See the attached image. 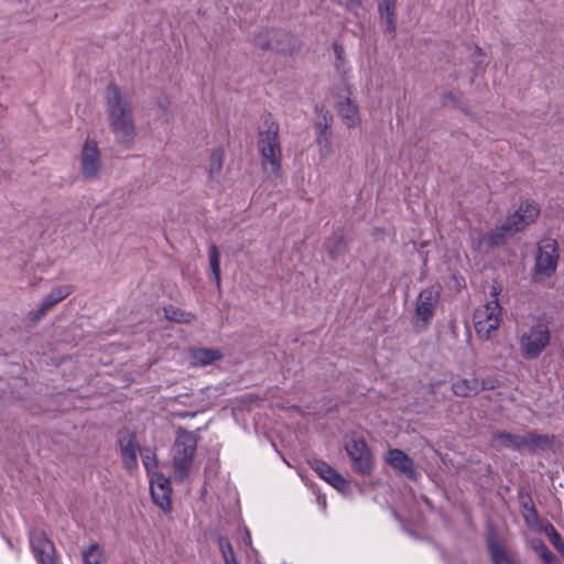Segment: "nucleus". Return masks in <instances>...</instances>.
Returning a JSON list of instances; mask_svg holds the SVG:
<instances>
[{
    "mask_svg": "<svg viewBox=\"0 0 564 564\" xmlns=\"http://www.w3.org/2000/svg\"><path fill=\"white\" fill-rule=\"evenodd\" d=\"M106 110L116 142L123 149H130L137 137L133 106L116 84L107 86Z\"/></svg>",
    "mask_w": 564,
    "mask_h": 564,
    "instance_id": "f257e3e1",
    "label": "nucleus"
},
{
    "mask_svg": "<svg viewBox=\"0 0 564 564\" xmlns=\"http://www.w3.org/2000/svg\"><path fill=\"white\" fill-rule=\"evenodd\" d=\"M539 215V205L532 200H524L513 214L507 217L501 226L487 234L484 239L489 247L499 246L507 237H511L533 224Z\"/></svg>",
    "mask_w": 564,
    "mask_h": 564,
    "instance_id": "f03ea898",
    "label": "nucleus"
},
{
    "mask_svg": "<svg viewBox=\"0 0 564 564\" xmlns=\"http://www.w3.org/2000/svg\"><path fill=\"white\" fill-rule=\"evenodd\" d=\"M279 124L274 121L271 113L262 117V123L259 129L258 150L262 156L263 167L270 166L273 174H278L281 169V145L279 139Z\"/></svg>",
    "mask_w": 564,
    "mask_h": 564,
    "instance_id": "7ed1b4c3",
    "label": "nucleus"
},
{
    "mask_svg": "<svg viewBox=\"0 0 564 564\" xmlns=\"http://www.w3.org/2000/svg\"><path fill=\"white\" fill-rule=\"evenodd\" d=\"M197 449V437L191 431L178 427L172 447V466L177 481L185 480L192 469Z\"/></svg>",
    "mask_w": 564,
    "mask_h": 564,
    "instance_id": "20e7f679",
    "label": "nucleus"
},
{
    "mask_svg": "<svg viewBox=\"0 0 564 564\" xmlns=\"http://www.w3.org/2000/svg\"><path fill=\"white\" fill-rule=\"evenodd\" d=\"M490 294L492 300L476 308L474 313L475 330L481 340L491 339L501 323V306L498 301V288L492 286Z\"/></svg>",
    "mask_w": 564,
    "mask_h": 564,
    "instance_id": "39448f33",
    "label": "nucleus"
},
{
    "mask_svg": "<svg viewBox=\"0 0 564 564\" xmlns=\"http://www.w3.org/2000/svg\"><path fill=\"white\" fill-rule=\"evenodd\" d=\"M551 334L545 323H538L524 332L519 338V350L527 360L538 358L549 346Z\"/></svg>",
    "mask_w": 564,
    "mask_h": 564,
    "instance_id": "423d86ee",
    "label": "nucleus"
},
{
    "mask_svg": "<svg viewBox=\"0 0 564 564\" xmlns=\"http://www.w3.org/2000/svg\"><path fill=\"white\" fill-rule=\"evenodd\" d=\"M560 254L557 242L554 239L545 238L538 243V253L535 257V274L550 278L557 267Z\"/></svg>",
    "mask_w": 564,
    "mask_h": 564,
    "instance_id": "0eeeda50",
    "label": "nucleus"
},
{
    "mask_svg": "<svg viewBox=\"0 0 564 564\" xmlns=\"http://www.w3.org/2000/svg\"><path fill=\"white\" fill-rule=\"evenodd\" d=\"M254 43L262 50H272L284 54L296 50L295 39L283 30H270L261 33L256 36Z\"/></svg>",
    "mask_w": 564,
    "mask_h": 564,
    "instance_id": "6e6552de",
    "label": "nucleus"
},
{
    "mask_svg": "<svg viewBox=\"0 0 564 564\" xmlns=\"http://www.w3.org/2000/svg\"><path fill=\"white\" fill-rule=\"evenodd\" d=\"M441 297V288L432 285L423 289L417 296L415 305V317L426 327L432 321L435 308Z\"/></svg>",
    "mask_w": 564,
    "mask_h": 564,
    "instance_id": "1a4fd4ad",
    "label": "nucleus"
},
{
    "mask_svg": "<svg viewBox=\"0 0 564 564\" xmlns=\"http://www.w3.org/2000/svg\"><path fill=\"white\" fill-rule=\"evenodd\" d=\"M101 170V155L95 140H86L80 153V173L87 181L97 180Z\"/></svg>",
    "mask_w": 564,
    "mask_h": 564,
    "instance_id": "9d476101",
    "label": "nucleus"
},
{
    "mask_svg": "<svg viewBox=\"0 0 564 564\" xmlns=\"http://www.w3.org/2000/svg\"><path fill=\"white\" fill-rule=\"evenodd\" d=\"M345 449L352 460L354 468L357 473L369 475L372 471V456L362 438H351L346 443Z\"/></svg>",
    "mask_w": 564,
    "mask_h": 564,
    "instance_id": "9b49d317",
    "label": "nucleus"
},
{
    "mask_svg": "<svg viewBox=\"0 0 564 564\" xmlns=\"http://www.w3.org/2000/svg\"><path fill=\"white\" fill-rule=\"evenodd\" d=\"M30 545L39 564H45L47 561H55V546L42 530H32L30 532Z\"/></svg>",
    "mask_w": 564,
    "mask_h": 564,
    "instance_id": "f8f14e48",
    "label": "nucleus"
},
{
    "mask_svg": "<svg viewBox=\"0 0 564 564\" xmlns=\"http://www.w3.org/2000/svg\"><path fill=\"white\" fill-rule=\"evenodd\" d=\"M378 13L381 29L389 40L397 36V0H378Z\"/></svg>",
    "mask_w": 564,
    "mask_h": 564,
    "instance_id": "ddd939ff",
    "label": "nucleus"
},
{
    "mask_svg": "<svg viewBox=\"0 0 564 564\" xmlns=\"http://www.w3.org/2000/svg\"><path fill=\"white\" fill-rule=\"evenodd\" d=\"M386 462L395 470L405 475L409 479L416 478V470L413 459L403 451L398 448L389 449L384 456Z\"/></svg>",
    "mask_w": 564,
    "mask_h": 564,
    "instance_id": "4468645a",
    "label": "nucleus"
},
{
    "mask_svg": "<svg viewBox=\"0 0 564 564\" xmlns=\"http://www.w3.org/2000/svg\"><path fill=\"white\" fill-rule=\"evenodd\" d=\"M120 453L123 465L127 469H133L138 465L139 445L135 440V434L129 431H123L119 436Z\"/></svg>",
    "mask_w": 564,
    "mask_h": 564,
    "instance_id": "2eb2a0df",
    "label": "nucleus"
},
{
    "mask_svg": "<svg viewBox=\"0 0 564 564\" xmlns=\"http://www.w3.org/2000/svg\"><path fill=\"white\" fill-rule=\"evenodd\" d=\"M150 491L153 502L158 507H160L164 512L171 510L172 488L169 479L164 478L162 475H158L151 481Z\"/></svg>",
    "mask_w": 564,
    "mask_h": 564,
    "instance_id": "dca6fc26",
    "label": "nucleus"
},
{
    "mask_svg": "<svg viewBox=\"0 0 564 564\" xmlns=\"http://www.w3.org/2000/svg\"><path fill=\"white\" fill-rule=\"evenodd\" d=\"M350 93L348 91L347 96H341L340 99L336 102L337 113L348 128L358 127L361 122L359 110L357 104L349 97Z\"/></svg>",
    "mask_w": 564,
    "mask_h": 564,
    "instance_id": "f3484780",
    "label": "nucleus"
},
{
    "mask_svg": "<svg viewBox=\"0 0 564 564\" xmlns=\"http://www.w3.org/2000/svg\"><path fill=\"white\" fill-rule=\"evenodd\" d=\"M72 292L73 286L69 284L53 288L34 313V319L39 321L44 317L56 304L66 299Z\"/></svg>",
    "mask_w": 564,
    "mask_h": 564,
    "instance_id": "a211bd4d",
    "label": "nucleus"
},
{
    "mask_svg": "<svg viewBox=\"0 0 564 564\" xmlns=\"http://www.w3.org/2000/svg\"><path fill=\"white\" fill-rule=\"evenodd\" d=\"M312 469L324 480H326L329 485L338 490H345L347 487V481L339 475L333 467H330L326 462L321 459H313L310 463Z\"/></svg>",
    "mask_w": 564,
    "mask_h": 564,
    "instance_id": "6ab92c4d",
    "label": "nucleus"
},
{
    "mask_svg": "<svg viewBox=\"0 0 564 564\" xmlns=\"http://www.w3.org/2000/svg\"><path fill=\"white\" fill-rule=\"evenodd\" d=\"M492 446L498 451L502 448L521 451L523 449V435L511 434L505 431H497L492 434Z\"/></svg>",
    "mask_w": 564,
    "mask_h": 564,
    "instance_id": "aec40b11",
    "label": "nucleus"
},
{
    "mask_svg": "<svg viewBox=\"0 0 564 564\" xmlns=\"http://www.w3.org/2000/svg\"><path fill=\"white\" fill-rule=\"evenodd\" d=\"M452 391L456 397H474L480 392V380L476 377L470 379L459 377L452 383Z\"/></svg>",
    "mask_w": 564,
    "mask_h": 564,
    "instance_id": "412c9836",
    "label": "nucleus"
},
{
    "mask_svg": "<svg viewBox=\"0 0 564 564\" xmlns=\"http://www.w3.org/2000/svg\"><path fill=\"white\" fill-rule=\"evenodd\" d=\"M553 444V436L539 434L535 431H530L523 435V448L530 452L545 451Z\"/></svg>",
    "mask_w": 564,
    "mask_h": 564,
    "instance_id": "4be33fe9",
    "label": "nucleus"
},
{
    "mask_svg": "<svg viewBox=\"0 0 564 564\" xmlns=\"http://www.w3.org/2000/svg\"><path fill=\"white\" fill-rule=\"evenodd\" d=\"M164 316L170 322L180 324H191L196 319V315L192 312L184 311L181 307L169 305L164 307Z\"/></svg>",
    "mask_w": 564,
    "mask_h": 564,
    "instance_id": "5701e85b",
    "label": "nucleus"
},
{
    "mask_svg": "<svg viewBox=\"0 0 564 564\" xmlns=\"http://www.w3.org/2000/svg\"><path fill=\"white\" fill-rule=\"evenodd\" d=\"M191 357L195 365L206 366L219 360L221 354L217 349L197 348L191 350Z\"/></svg>",
    "mask_w": 564,
    "mask_h": 564,
    "instance_id": "b1692460",
    "label": "nucleus"
},
{
    "mask_svg": "<svg viewBox=\"0 0 564 564\" xmlns=\"http://www.w3.org/2000/svg\"><path fill=\"white\" fill-rule=\"evenodd\" d=\"M208 261L212 271V278L215 281L216 288L220 290V253L216 245H210L208 248Z\"/></svg>",
    "mask_w": 564,
    "mask_h": 564,
    "instance_id": "393cba45",
    "label": "nucleus"
},
{
    "mask_svg": "<svg viewBox=\"0 0 564 564\" xmlns=\"http://www.w3.org/2000/svg\"><path fill=\"white\" fill-rule=\"evenodd\" d=\"M325 248L329 258L336 260L348 251V241L341 235L335 236L326 243Z\"/></svg>",
    "mask_w": 564,
    "mask_h": 564,
    "instance_id": "a878e982",
    "label": "nucleus"
},
{
    "mask_svg": "<svg viewBox=\"0 0 564 564\" xmlns=\"http://www.w3.org/2000/svg\"><path fill=\"white\" fill-rule=\"evenodd\" d=\"M225 152L221 148L212 151L209 158L208 177L209 180H218L223 171Z\"/></svg>",
    "mask_w": 564,
    "mask_h": 564,
    "instance_id": "bb28decb",
    "label": "nucleus"
},
{
    "mask_svg": "<svg viewBox=\"0 0 564 564\" xmlns=\"http://www.w3.org/2000/svg\"><path fill=\"white\" fill-rule=\"evenodd\" d=\"M333 117L328 112L322 115L321 119L314 124L316 131V143H322L324 140H332V126Z\"/></svg>",
    "mask_w": 564,
    "mask_h": 564,
    "instance_id": "cd10ccee",
    "label": "nucleus"
},
{
    "mask_svg": "<svg viewBox=\"0 0 564 564\" xmlns=\"http://www.w3.org/2000/svg\"><path fill=\"white\" fill-rule=\"evenodd\" d=\"M488 550L494 564H514L503 546L496 542H489Z\"/></svg>",
    "mask_w": 564,
    "mask_h": 564,
    "instance_id": "c85d7f7f",
    "label": "nucleus"
},
{
    "mask_svg": "<svg viewBox=\"0 0 564 564\" xmlns=\"http://www.w3.org/2000/svg\"><path fill=\"white\" fill-rule=\"evenodd\" d=\"M217 542L225 564H239L234 552L232 545L228 541V539L220 535L218 536Z\"/></svg>",
    "mask_w": 564,
    "mask_h": 564,
    "instance_id": "c756f323",
    "label": "nucleus"
},
{
    "mask_svg": "<svg viewBox=\"0 0 564 564\" xmlns=\"http://www.w3.org/2000/svg\"><path fill=\"white\" fill-rule=\"evenodd\" d=\"M102 551L98 543H91L88 549L83 551L85 564H101Z\"/></svg>",
    "mask_w": 564,
    "mask_h": 564,
    "instance_id": "7c9ffc66",
    "label": "nucleus"
},
{
    "mask_svg": "<svg viewBox=\"0 0 564 564\" xmlns=\"http://www.w3.org/2000/svg\"><path fill=\"white\" fill-rule=\"evenodd\" d=\"M546 535L549 538V541L551 544L561 553V555L564 557V541L561 536V534L556 531V529L550 524L549 528H546Z\"/></svg>",
    "mask_w": 564,
    "mask_h": 564,
    "instance_id": "2f4dec72",
    "label": "nucleus"
},
{
    "mask_svg": "<svg viewBox=\"0 0 564 564\" xmlns=\"http://www.w3.org/2000/svg\"><path fill=\"white\" fill-rule=\"evenodd\" d=\"M473 63L476 69H484L485 64V53L479 46H475V52L473 53Z\"/></svg>",
    "mask_w": 564,
    "mask_h": 564,
    "instance_id": "473e14b6",
    "label": "nucleus"
},
{
    "mask_svg": "<svg viewBox=\"0 0 564 564\" xmlns=\"http://www.w3.org/2000/svg\"><path fill=\"white\" fill-rule=\"evenodd\" d=\"M333 48L336 57V66L339 68L345 63V50L343 45L337 42L333 44Z\"/></svg>",
    "mask_w": 564,
    "mask_h": 564,
    "instance_id": "72a5a7b5",
    "label": "nucleus"
},
{
    "mask_svg": "<svg viewBox=\"0 0 564 564\" xmlns=\"http://www.w3.org/2000/svg\"><path fill=\"white\" fill-rule=\"evenodd\" d=\"M540 556L546 564H561L545 545H542Z\"/></svg>",
    "mask_w": 564,
    "mask_h": 564,
    "instance_id": "f704fd0d",
    "label": "nucleus"
},
{
    "mask_svg": "<svg viewBox=\"0 0 564 564\" xmlns=\"http://www.w3.org/2000/svg\"><path fill=\"white\" fill-rule=\"evenodd\" d=\"M319 147V155L322 159H327L332 152V140H324L322 143H317Z\"/></svg>",
    "mask_w": 564,
    "mask_h": 564,
    "instance_id": "c9c22d12",
    "label": "nucleus"
},
{
    "mask_svg": "<svg viewBox=\"0 0 564 564\" xmlns=\"http://www.w3.org/2000/svg\"><path fill=\"white\" fill-rule=\"evenodd\" d=\"M442 384H444V382H443V381H434V382H431V383H430V386H429V387H430V392H431L432 394H434V395H435V399H434V400H435L436 402H441V401L445 400V395H444V394H443L442 397H438V395H437V389H438Z\"/></svg>",
    "mask_w": 564,
    "mask_h": 564,
    "instance_id": "e433bc0d",
    "label": "nucleus"
},
{
    "mask_svg": "<svg viewBox=\"0 0 564 564\" xmlns=\"http://www.w3.org/2000/svg\"><path fill=\"white\" fill-rule=\"evenodd\" d=\"M497 384H498V381L496 379L480 380V391L495 389L497 387Z\"/></svg>",
    "mask_w": 564,
    "mask_h": 564,
    "instance_id": "4c0bfd02",
    "label": "nucleus"
},
{
    "mask_svg": "<svg viewBox=\"0 0 564 564\" xmlns=\"http://www.w3.org/2000/svg\"><path fill=\"white\" fill-rule=\"evenodd\" d=\"M143 465L147 470H150L152 467H155V456L151 454H145L142 456Z\"/></svg>",
    "mask_w": 564,
    "mask_h": 564,
    "instance_id": "58836bf2",
    "label": "nucleus"
},
{
    "mask_svg": "<svg viewBox=\"0 0 564 564\" xmlns=\"http://www.w3.org/2000/svg\"><path fill=\"white\" fill-rule=\"evenodd\" d=\"M362 0H345V7L348 10L361 7Z\"/></svg>",
    "mask_w": 564,
    "mask_h": 564,
    "instance_id": "ea45409f",
    "label": "nucleus"
},
{
    "mask_svg": "<svg viewBox=\"0 0 564 564\" xmlns=\"http://www.w3.org/2000/svg\"><path fill=\"white\" fill-rule=\"evenodd\" d=\"M525 519L529 520L530 518L536 519L538 512L533 503H530V508L528 511H525Z\"/></svg>",
    "mask_w": 564,
    "mask_h": 564,
    "instance_id": "a19ab883",
    "label": "nucleus"
},
{
    "mask_svg": "<svg viewBox=\"0 0 564 564\" xmlns=\"http://www.w3.org/2000/svg\"><path fill=\"white\" fill-rule=\"evenodd\" d=\"M520 503H521L522 509H523L524 511H528V510H529V508H530V503H533V502H532V499H531L529 496H527V497H523V496H522V497L520 498Z\"/></svg>",
    "mask_w": 564,
    "mask_h": 564,
    "instance_id": "79ce46f5",
    "label": "nucleus"
},
{
    "mask_svg": "<svg viewBox=\"0 0 564 564\" xmlns=\"http://www.w3.org/2000/svg\"><path fill=\"white\" fill-rule=\"evenodd\" d=\"M250 540H251L250 532L246 531V542L250 543Z\"/></svg>",
    "mask_w": 564,
    "mask_h": 564,
    "instance_id": "37998d69",
    "label": "nucleus"
},
{
    "mask_svg": "<svg viewBox=\"0 0 564 564\" xmlns=\"http://www.w3.org/2000/svg\"><path fill=\"white\" fill-rule=\"evenodd\" d=\"M45 564H56V561H47Z\"/></svg>",
    "mask_w": 564,
    "mask_h": 564,
    "instance_id": "c03bdc74",
    "label": "nucleus"
}]
</instances>
